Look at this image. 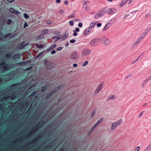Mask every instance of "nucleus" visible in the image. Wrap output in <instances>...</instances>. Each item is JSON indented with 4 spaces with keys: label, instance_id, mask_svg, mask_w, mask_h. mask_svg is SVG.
Listing matches in <instances>:
<instances>
[{
    "label": "nucleus",
    "instance_id": "14",
    "mask_svg": "<svg viewBox=\"0 0 151 151\" xmlns=\"http://www.w3.org/2000/svg\"><path fill=\"white\" fill-rule=\"evenodd\" d=\"M36 131L35 129L32 128L30 130L29 132L28 133V135L27 136V137H29L32 135V134H34Z\"/></svg>",
    "mask_w": 151,
    "mask_h": 151
},
{
    "label": "nucleus",
    "instance_id": "45",
    "mask_svg": "<svg viewBox=\"0 0 151 151\" xmlns=\"http://www.w3.org/2000/svg\"><path fill=\"white\" fill-rule=\"evenodd\" d=\"M59 89V87H58V86L55 88L53 90L55 91V92H56Z\"/></svg>",
    "mask_w": 151,
    "mask_h": 151
},
{
    "label": "nucleus",
    "instance_id": "39",
    "mask_svg": "<svg viewBox=\"0 0 151 151\" xmlns=\"http://www.w3.org/2000/svg\"><path fill=\"white\" fill-rule=\"evenodd\" d=\"M12 20L11 19H9L8 20V21L7 22V24L8 25H9V24H11L12 23Z\"/></svg>",
    "mask_w": 151,
    "mask_h": 151
},
{
    "label": "nucleus",
    "instance_id": "9",
    "mask_svg": "<svg viewBox=\"0 0 151 151\" xmlns=\"http://www.w3.org/2000/svg\"><path fill=\"white\" fill-rule=\"evenodd\" d=\"M78 57L77 52H74L70 55V57L71 59H76Z\"/></svg>",
    "mask_w": 151,
    "mask_h": 151
},
{
    "label": "nucleus",
    "instance_id": "44",
    "mask_svg": "<svg viewBox=\"0 0 151 151\" xmlns=\"http://www.w3.org/2000/svg\"><path fill=\"white\" fill-rule=\"evenodd\" d=\"M55 92V91H54L53 89L49 93L52 96L54 94Z\"/></svg>",
    "mask_w": 151,
    "mask_h": 151
},
{
    "label": "nucleus",
    "instance_id": "8",
    "mask_svg": "<svg viewBox=\"0 0 151 151\" xmlns=\"http://www.w3.org/2000/svg\"><path fill=\"white\" fill-rule=\"evenodd\" d=\"M91 52V51L88 49H86L83 52L82 56L83 57H85L87 55H88Z\"/></svg>",
    "mask_w": 151,
    "mask_h": 151
},
{
    "label": "nucleus",
    "instance_id": "61",
    "mask_svg": "<svg viewBox=\"0 0 151 151\" xmlns=\"http://www.w3.org/2000/svg\"><path fill=\"white\" fill-rule=\"evenodd\" d=\"M32 66H31V67H30L27 68H26V70H30L32 69Z\"/></svg>",
    "mask_w": 151,
    "mask_h": 151
},
{
    "label": "nucleus",
    "instance_id": "55",
    "mask_svg": "<svg viewBox=\"0 0 151 151\" xmlns=\"http://www.w3.org/2000/svg\"><path fill=\"white\" fill-rule=\"evenodd\" d=\"M140 147L139 146L137 147L135 149V151H138L140 149Z\"/></svg>",
    "mask_w": 151,
    "mask_h": 151
},
{
    "label": "nucleus",
    "instance_id": "37",
    "mask_svg": "<svg viewBox=\"0 0 151 151\" xmlns=\"http://www.w3.org/2000/svg\"><path fill=\"white\" fill-rule=\"evenodd\" d=\"M51 96L49 93L45 97V100L48 99Z\"/></svg>",
    "mask_w": 151,
    "mask_h": 151
},
{
    "label": "nucleus",
    "instance_id": "26",
    "mask_svg": "<svg viewBox=\"0 0 151 151\" xmlns=\"http://www.w3.org/2000/svg\"><path fill=\"white\" fill-rule=\"evenodd\" d=\"M12 55L11 53H9L8 54L6 55L5 57L6 59H9L12 57Z\"/></svg>",
    "mask_w": 151,
    "mask_h": 151
},
{
    "label": "nucleus",
    "instance_id": "56",
    "mask_svg": "<svg viewBox=\"0 0 151 151\" xmlns=\"http://www.w3.org/2000/svg\"><path fill=\"white\" fill-rule=\"evenodd\" d=\"M62 49V47H59L56 50L57 51H60V50H61Z\"/></svg>",
    "mask_w": 151,
    "mask_h": 151
},
{
    "label": "nucleus",
    "instance_id": "35",
    "mask_svg": "<svg viewBox=\"0 0 151 151\" xmlns=\"http://www.w3.org/2000/svg\"><path fill=\"white\" fill-rule=\"evenodd\" d=\"M16 96L15 95H12L10 96H9V98L11 100H14L16 98Z\"/></svg>",
    "mask_w": 151,
    "mask_h": 151
},
{
    "label": "nucleus",
    "instance_id": "4",
    "mask_svg": "<svg viewBox=\"0 0 151 151\" xmlns=\"http://www.w3.org/2000/svg\"><path fill=\"white\" fill-rule=\"evenodd\" d=\"M100 39H94L91 40L89 44L91 46H96L98 45L99 43Z\"/></svg>",
    "mask_w": 151,
    "mask_h": 151
},
{
    "label": "nucleus",
    "instance_id": "47",
    "mask_svg": "<svg viewBox=\"0 0 151 151\" xmlns=\"http://www.w3.org/2000/svg\"><path fill=\"white\" fill-rule=\"evenodd\" d=\"M144 53H142V55H140V56H139L138 58H137L133 62V63L132 64L134 63H135L137 61L138 59H139V58L141 57V56L143 54H144Z\"/></svg>",
    "mask_w": 151,
    "mask_h": 151
},
{
    "label": "nucleus",
    "instance_id": "31",
    "mask_svg": "<svg viewBox=\"0 0 151 151\" xmlns=\"http://www.w3.org/2000/svg\"><path fill=\"white\" fill-rule=\"evenodd\" d=\"M56 46V45H53L51 46V47H50V48H49L47 50V51H49L50 50H51L53 49Z\"/></svg>",
    "mask_w": 151,
    "mask_h": 151
},
{
    "label": "nucleus",
    "instance_id": "12",
    "mask_svg": "<svg viewBox=\"0 0 151 151\" xmlns=\"http://www.w3.org/2000/svg\"><path fill=\"white\" fill-rule=\"evenodd\" d=\"M62 36V35L61 34H58L57 35H54L52 37V39L53 40H55V41H56L60 39L61 37Z\"/></svg>",
    "mask_w": 151,
    "mask_h": 151
},
{
    "label": "nucleus",
    "instance_id": "29",
    "mask_svg": "<svg viewBox=\"0 0 151 151\" xmlns=\"http://www.w3.org/2000/svg\"><path fill=\"white\" fill-rule=\"evenodd\" d=\"M149 80H150L148 78H147L144 81L143 83L142 84V86L143 87H144L145 85Z\"/></svg>",
    "mask_w": 151,
    "mask_h": 151
},
{
    "label": "nucleus",
    "instance_id": "1",
    "mask_svg": "<svg viewBox=\"0 0 151 151\" xmlns=\"http://www.w3.org/2000/svg\"><path fill=\"white\" fill-rule=\"evenodd\" d=\"M100 41L103 44L107 45L111 43V40L105 36H102L100 39Z\"/></svg>",
    "mask_w": 151,
    "mask_h": 151
},
{
    "label": "nucleus",
    "instance_id": "64",
    "mask_svg": "<svg viewBox=\"0 0 151 151\" xmlns=\"http://www.w3.org/2000/svg\"><path fill=\"white\" fill-rule=\"evenodd\" d=\"M56 52V51L55 50H52L51 52L52 54H53Z\"/></svg>",
    "mask_w": 151,
    "mask_h": 151
},
{
    "label": "nucleus",
    "instance_id": "21",
    "mask_svg": "<svg viewBox=\"0 0 151 151\" xmlns=\"http://www.w3.org/2000/svg\"><path fill=\"white\" fill-rule=\"evenodd\" d=\"M109 23H106L104 27V28L102 29L103 31H105V30L107 29L110 27V26L109 25Z\"/></svg>",
    "mask_w": 151,
    "mask_h": 151
},
{
    "label": "nucleus",
    "instance_id": "33",
    "mask_svg": "<svg viewBox=\"0 0 151 151\" xmlns=\"http://www.w3.org/2000/svg\"><path fill=\"white\" fill-rule=\"evenodd\" d=\"M48 32V29H45L42 30V35L45 34L46 33H47Z\"/></svg>",
    "mask_w": 151,
    "mask_h": 151
},
{
    "label": "nucleus",
    "instance_id": "60",
    "mask_svg": "<svg viewBox=\"0 0 151 151\" xmlns=\"http://www.w3.org/2000/svg\"><path fill=\"white\" fill-rule=\"evenodd\" d=\"M20 13V12H19L18 11L15 10V12L14 13V14H19Z\"/></svg>",
    "mask_w": 151,
    "mask_h": 151
},
{
    "label": "nucleus",
    "instance_id": "25",
    "mask_svg": "<svg viewBox=\"0 0 151 151\" xmlns=\"http://www.w3.org/2000/svg\"><path fill=\"white\" fill-rule=\"evenodd\" d=\"M96 126H95V125L92 127L91 129H90V131L88 133V135H89L93 131V129L96 128Z\"/></svg>",
    "mask_w": 151,
    "mask_h": 151
},
{
    "label": "nucleus",
    "instance_id": "36",
    "mask_svg": "<svg viewBox=\"0 0 151 151\" xmlns=\"http://www.w3.org/2000/svg\"><path fill=\"white\" fill-rule=\"evenodd\" d=\"M9 12L12 13H14L15 12V10L12 8H11L9 9Z\"/></svg>",
    "mask_w": 151,
    "mask_h": 151
},
{
    "label": "nucleus",
    "instance_id": "32",
    "mask_svg": "<svg viewBox=\"0 0 151 151\" xmlns=\"http://www.w3.org/2000/svg\"><path fill=\"white\" fill-rule=\"evenodd\" d=\"M44 37L42 35H40L37 36L36 37V39L37 40H40L43 39Z\"/></svg>",
    "mask_w": 151,
    "mask_h": 151
},
{
    "label": "nucleus",
    "instance_id": "58",
    "mask_svg": "<svg viewBox=\"0 0 151 151\" xmlns=\"http://www.w3.org/2000/svg\"><path fill=\"white\" fill-rule=\"evenodd\" d=\"M29 103L28 102H26L24 104V106L26 107H27V106H29Z\"/></svg>",
    "mask_w": 151,
    "mask_h": 151
},
{
    "label": "nucleus",
    "instance_id": "43",
    "mask_svg": "<svg viewBox=\"0 0 151 151\" xmlns=\"http://www.w3.org/2000/svg\"><path fill=\"white\" fill-rule=\"evenodd\" d=\"M11 35V34L10 33H9L5 35L4 36V37L5 38H6L7 37L10 36Z\"/></svg>",
    "mask_w": 151,
    "mask_h": 151
},
{
    "label": "nucleus",
    "instance_id": "59",
    "mask_svg": "<svg viewBox=\"0 0 151 151\" xmlns=\"http://www.w3.org/2000/svg\"><path fill=\"white\" fill-rule=\"evenodd\" d=\"M101 25V23H98L96 24L97 26L98 27H100Z\"/></svg>",
    "mask_w": 151,
    "mask_h": 151
},
{
    "label": "nucleus",
    "instance_id": "6",
    "mask_svg": "<svg viewBox=\"0 0 151 151\" xmlns=\"http://www.w3.org/2000/svg\"><path fill=\"white\" fill-rule=\"evenodd\" d=\"M116 11V8L114 7L110 8L107 10L106 12L109 14H113Z\"/></svg>",
    "mask_w": 151,
    "mask_h": 151
},
{
    "label": "nucleus",
    "instance_id": "18",
    "mask_svg": "<svg viewBox=\"0 0 151 151\" xmlns=\"http://www.w3.org/2000/svg\"><path fill=\"white\" fill-rule=\"evenodd\" d=\"M25 138L26 137L25 136L20 137L16 139L13 142L14 143H17L19 141H22L24 139H25Z\"/></svg>",
    "mask_w": 151,
    "mask_h": 151
},
{
    "label": "nucleus",
    "instance_id": "40",
    "mask_svg": "<svg viewBox=\"0 0 151 151\" xmlns=\"http://www.w3.org/2000/svg\"><path fill=\"white\" fill-rule=\"evenodd\" d=\"M69 24L71 26H73L74 24L73 21L72 20L69 21Z\"/></svg>",
    "mask_w": 151,
    "mask_h": 151
},
{
    "label": "nucleus",
    "instance_id": "57",
    "mask_svg": "<svg viewBox=\"0 0 151 151\" xmlns=\"http://www.w3.org/2000/svg\"><path fill=\"white\" fill-rule=\"evenodd\" d=\"M59 151H65V149L64 147L61 148L59 150Z\"/></svg>",
    "mask_w": 151,
    "mask_h": 151
},
{
    "label": "nucleus",
    "instance_id": "42",
    "mask_svg": "<svg viewBox=\"0 0 151 151\" xmlns=\"http://www.w3.org/2000/svg\"><path fill=\"white\" fill-rule=\"evenodd\" d=\"M24 16L25 19H27L29 17V16L26 13L24 14Z\"/></svg>",
    "mask_w": 151,
    "mask_h": 151
},
{
    "label": "nucleus",
    "instance_id": "3",
    "mask_svg": "<svg viewBox=\"0 0 151 151\" xmlns=\"http://www.w3.org/2000/svg\"><path fill=\"white\" fill-rule=\"evenodd\" d=\"M1 68L5 70H8L11 68L9 65L6 63L4 61H2L0 63Z\"/></svg>",
    "mask_w": 151,
    "mask_h": 151
},
{
    "label": "nucleus",
    "instance_id": "24",
    "mask_svg": "<svg viewBox=\"0 0 151 151\" xmlns=\"http://www.w3.org/2000/svg\"><path fill=\"white\" fill-rule=\"evenodd\" d=\"M24 43V42H22V43H20L18 45V47L20 49H22L24 47L25 45H23Z\"/></svg>",
    "mask_w": 151,
    "mask_h": 151
},
{
    "label": "nucleus",
    "instance_id": "7",
    "mask_svg": "<svg viewBox=\"0 0 151 151\" xmlns=\"http://www.w3.org/2000/svg\"><path fill=\"white\" fill-rule=\"evenodd\" d=\"M103 84L104 83L103 82H101L100 84L98 86L97 88L95 91V93H97L100 91L102 88Z\"/></svg>",
    "mask_w": 151,
    "mask_h": 151
},
{
    "label": "nucleus",
    "instance_id": "27",
    "mask_svg": "<svg viewBox=\"0 0 151 151\" xmlns=\"http://www.w3.org/2000/svg\"><path fill=\"white\" fill-rule=\"evenodd\" d=\"M128 0H122V2L119 5L121 6H123L127 2Z\"/></svg>",
    "mask_w": 151,
    "mask_h": 151
},
{
    "label": "nucleus",
    "instance_id": "11",
    "mask_svg": "<svg viewBox=\"0 0 151 151\" xmlns=\"http://www.w3.org/2000/svg\"><path fill=\"white\" fill-rule=\"evenodd\" d=\"M102 12L101 11H99L97 12L96 14L95 15L94 18L95 19H97L99 17H100L102 16Z\"/></svg>",
    "mask_w": 151,
    "mask_h": 151
},
{
    "label": "nucleus",
    "instance_id": "17",
    "mask_svg": "<svg viewBox=\"0 0 151 151\" xmlns=\"http://www.w3.org/2000/svg\"><path fill=\"white\" fill-rule=\"evenodd\" d=\"M91 30L92 29H90V28L88 27V28H86L84 30L83 34L84 35H87L91 32Z\"/></svg>",
    "mask_w": 151,
    "mask_h": 151
},
{
    "label": "nucleus",
    "instance_id": "41",
    "mask_svg": "<svg viewBox=\"0 0 151 151\" xmlns=\"http://www.w3.org/2000/svg\"><path fill=\"white\" fill-rule=\"evenodd\" d=\"M142 38H143L141 36L139 37L138 38L136 41V42H137V43H139V41L140 40H142Z\"/></svg>",
    "mask_w": 151,
    "mask_h": 151
},
{
    "label": "nucleus",
    "instance_id": "15",
    "mask_svg": "<svg viewBox=\"0 0 151 151\" xmlns=\"http://www.w3.org/2000/svg\"><path fill=\"white\" fill-rule=\"evenodd\" d=\"M38 139L36 137L33 139L32 141L28 144H26V146L28 147L32 144H35L37 141Z\"/></svg>",
    "mask_w": 151,
    "mask_h": 151
},
{
    "label": "nucleus",
    "instance_id": "20",
    "mask_svg": "<svg viewBox=\"0 0 151 151\" xmlns=\"http://www.w3.org/2000/svg\"><path fill=\"white\" fill-rule=\"evenodd\" d=\"M88 3L89 2L88 1H86L85 2H83V7L86 10L87 9L88 6L87 5V4H88Z\"/></svg>",
    "mask_w": 151,
    "mask_h": 151
},
{
    "label": "nucleus",
    "instance_id": "53",
    "mask_svg": "<svg viewBox=\"0 0 151 151\" xmlns=\"http://www.w3.org/2000/svg\"><path fill=\"white\" fill-rule=\"evenodd\" d=\"M82 24L81 22H79L78 24V26L79 27H82Z\"/></svg>",
    "mask_w": 151,
    "mask_h": 151
},
{
    "label": "nucleus",
    "instance_id": "23",
    "mask_svg": "<svg viewBox=\"0 0 151 151\" xmlns=\"http://www.w3.org/2000/svg\"><path fill=\"white\" fill-rule=\"evenodd\" d=\"M114 96V95H111L109 96L107 98V100L109 101L110 100H113L115 98Z\"/></svg>",
    "mask_w": 151,
    "mask_h": 151
},
{
    "label": "nucleus",
    "instance_id": "13",
    "mask_svg": "<svg viewBox=\"0 0 151 151\" xmlns=\"http://www.w3.org/2000/svg\"><path fill=\"white\" fill-rule=\"evenodd\" d=\"M45 66L47 69H51L52 68L51 64L47 62L46 60L45 61Z\"/></svg>",
    "mask_w": 151,
    "mask_h": 151
},
{
    "label": "nucleus",
    "instance_id": "52",
    "mask_svg": "<svg viewBox=\"0 0 151 151\" xmlns=\"http://www.w3.org/2000/svg\"><path fill=\"white\" fill-rule=\"evenodd\" d=\"M67 37V36L65 35H64L63 36L62 39L63 40H65Z\"/></svg>",
    "mask_w": 151,
    "mask_h": 151
},
{
    "label": "nucleus",
    "instance_id": "34",
    "mask_svg": "<svg viewBox=\"0 0 151 151\" xmlns=\"http://www.w3.org/2000/svg\"><path fill=\"white\" fill-rule=\"evenodd\" d=\"M95 25V23H94L93 22L91 23L90 26L88 27L90 28V29H92V28H93L94 27Z\"/></svg>",
    "mask_w": 151,
    "mask_h": 151
},
{
    "label": "nucleus",
    "instance_id": "19",
    "mask_svg": "<svg viewBox=\"0 0 151 151\" xmlns=\"http://www.w3.org/2000/svg\"><path fill=\"white\" fill-rule=\"evenodd\" d=\"M20 58V55L19 54H17L14 55L13 56V59L16 60L17 59H19Z\"/></svg>",
    "mask_w": 151,
    "mask_h": 151
},
{
    "label": "nucleus",
    "instance_id": "28",
    "mask_svg": "<svg viewBox=\"0 0 151 151\" xmlns=\"http://www.w3.org/2000/svg\"><path fill=\"white\" fill-rule=\"evenodd\" d=\"M9 98V96H5L3 98L1 99V101H4L6 100L7 99Z\"/></svg>",
    "mask_w": 151,
    "mask_h": 151
},
{
    "label": "nucleus",
    "instance_id": "62",
    "mask_svg": "<svg viewBox=\"0 0 151 151\" xmlns=\"http://www.w3.org/2000/svg\"><path fill=\"white\" fill-rule=\"evenodd\" d=\"M28 26V25L27 23V22H25V23L24 24V28H25L26 27H27Z\"/></svg>",
    "mask_w": 151,
    "mask_h": 151
},
{
    "label": "nucleus",
    "instance_id": "63",
    "mask_svg": "<svg viewBox=\"0 0 151 151\" xmlns=\"http://www.w3.org/2000/svg\"><path fill=\"white\" fill-rule=\"evenodd\" d=\"M64 84L63 83L60 84L58 86L59 87V88H61L64 85Z\"/></svg>",
    "mask_w": 151,
    "mask_h": 151
},
{
    "label": "nucleus",
    "instance_id": "16",
    "mask_svg": "<svg viewBox=\"0 0 151 151\" xmlns=\"http://www.w3.org/2000/svg\"><path fill=\"white\" fill-rule=\"evenodd\" d=\"M151 27H149L147 29L141 34V37H142V38L144 37L145 35L148 33V32L150 29Z\"/></svg>",
    "mask_w": 151,
    "mask_h": 151
},
{
    "label": "nucleus",
    "instance_id": "49",
    "mask_svg": "<svg viewBox=\"0 0 151 151\" xmlns=\"http://www.w3.org/2000/svg\"><path fill=\"white\" fill-rule=\"evenodd\" d=\"M88 63L87 61H85L83 64L82 66H84L86 65Z\"/></svg>",
    "mask_w": 151,
    "mask_h": 151
},
{
    "label": "nucleus",
    "instance_id": "5",
    "mask_svg": "<svg viewBox=\"0 0 151 151\" xmlns=\"http://www.w3.org/2000/svg\"><path fill=\"white\" fill-rule=\"evenodd\" d=\"M44 123V121L43 120H41L38 123H37V124L35 125L34 127L33 128L37 131L38 129H40L41 127L43 125Z\"/></svg>",
    "mask_w": 151,
    "mask_h": 151
},
{
    "label": "nucleus",
    "instance_id": "10",
    "mask_svg": "<svg viewBox=\"0 0 151 151\" xmlns=\"http://www.w3.org/2000/svg\"><path fill=\"white\" fill-rule=\"evenodd\" d=\"M19 84L20 83H17L14 84L9 87V88L10 89L13 91L16 89L17 88V86L19 85Z\"/></svg>",
    "mask_w": 151,
    "mask_h": 151
},
{
    "label": "nucleus",
    "instance_id": "38",
    "mask_svg": "<svg viewBox=\"0 0 151 151\" xmlns=\"http://www.w3.org/2000/svg\"><path fill=\"white\" fill-rule=\"evenodd\" d=\"M71 17H72L73 18L75 17V14L74 13H72L70 16H68V18H70Z\"/></svg>",
    "mask_w": 151,
    "mask_h": 151
},
{
    "label": "nucleus",
    "instance_id": "50",
    "mask_svg": "<svg viewBox=\"0 0 151 151\" xmlns=\"http://www.w3.org/2000/svg\"><path fill=\"white\" fill-rule=\"evenodd\" d=\"M73 35L74 36H76L77 35V33L76 32V31H75V30H73Z\"/></svg>",
    "mask_w": 151,
    "mask_h": 151
},
{
    "label": "nucleus",
    "instance_id": "51",
    "mask_svg": "<svg viewBox=\"0 0 151 151\" xmlns=\"http://www.w3.org/2000/svg\"><path fill=\"white\" fill-rule=\"evenodd\" d=\"M76 42V40L74 39L71 40L70 41V42L71 43H74Z\"/></svg>",
    "mask_w": 151,
    "mask_h": 151
},
{
    "label": "nucleus",
    "instance_id": "46",
    "mask_svg": "<svg viewBox=\"0 0 151 151\" xmlns=\"http://www.w3.org/2000/svg\"><path fill=\"white\" fill-rule=\"evenodd\" d=\"M36 94V92L35 91L33 92L31 94L30 96H33L35 95Z\"/></svg>",
    "mask_w": 151,
    "mask_h": 151
},
{
    "label": "nucleus",
    "instance_id": "22",
    "mask_svg": "<svg viewBox=\"0 0 151 151\" xmlns=\"http://www.w3.org/2000/svg\"><path fill=\"white\" fill-rule=\"evenodd\" d=\"M103 118L101 117L99 119L97 122L95 124V126L97 127L99 124H100L103 120Z\"/></svg>",
    "mask_w": 151,
    "mask_h": 151
},
{
    "label": "nucleus",
    "instance_id": "30",
    "mask_svg": "<svg viewBox=\"0 0 151 151\" xmlns=\"http://www.w3.org/2000/svg\"><path fill=\"white\" fill-rule=\"evenodd\" d=\"M48 88V86H43L42 87L41 89V91L42 92H44L46 89H47Z\"/></svg>",
    "mask_w": 151,
    "mask_h": 151
},
{
    "label": "nucleus",
    "instance_id": "2",
    "mask_svg": "<svg viewBox=\"0 0 151 151\" xmlns=\"http://www.w3.org/2000/svg\"><path fill=\"white\" fill-rule=\"evenodd\" d=\"M122 119H120L118 121H116L112 123L111 128V130H114L118 126H119L122 122Z\"/></svg>",
    "mask_w": 151,
    "mask_h": 151
},
{
    "label": "nucleus",
    "instance_id": "48",
    "mask_svg": "<svg viewBox=\"0 0 151 151\" xmlns=\"http://www.w3.org/2000/svg\"><path fill=\"white\" fill-rule=\"evenodd\" d=\"M96 113V111H95V110H94L91 113V118H92V117Z\"/></svg>",
    "mask_w": 151,
    "mask_h": 151
},
{
    "label": "nucleus",
    "instance_id": "54",
    "mask_svg": "<svg viewBox=\"0 0 151 151\" xmlns=\"http://www.w3.org/2000/svg\"><path fill=\"white\" fill-rule=\"evenodd\" d=\"M50 147L48 146H46L44 148V149L46 151H47L49 148Z\"/></svg>",
    "mask_w": 151,
    "mask_h": 151
}]
</instances>
